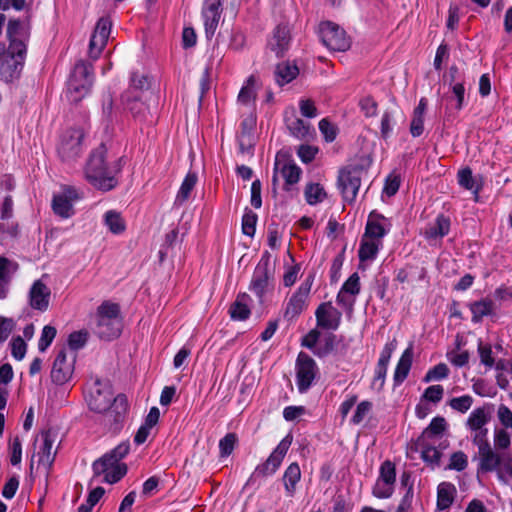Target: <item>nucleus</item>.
Here are the masks:
<instances>
[{"label":"nucleus","instance_id":"f257e3e1","mask_svg":"<svg viewBox=\"0 0 512 512\" xmlns=\"http://www.w3.org/2000/svg\"><path fill=\"white\" fill-rule=\"evenodd\" d=\"M107 149L102 143L92 151L85 166V178L95 188L110 191L118 185L117 175L122 169V158L108 162Z\"/></svg>","mask_w":512,"mask_h":512},{"label":"nucleus","instance_id":"f03ea898","mask_svg":"<svg viewBox=\"0 0 512 512\" xmlns=\"http://www.w3.org/2000/svg\"><path fill=\"white\" fill-rule=\"evenodd\" d=\"M87 403L96 413L107 412V417L112 418L115 424L123 421L128 409L127 397L124 394L114 397L110 385L99 379L91 387Z\"/></svg>","mask_w":512,"mask_h":512},{"label":"nucleus","instance_id":"7ed1b4c3","mask_svg":"<svg viewBox=\"0 0 512 512\" xmlns=\"http://www.w3.org/2000/svg\"><path fill=\"white\" fill-rule=\"evenodd\" d=\"M129 451L130 444L128 441H125L105 453L93 462L92 469L94 475H104V481L109 484H115L120 481L128 471L127 465L121 463V460L126 457Z\"/></svg>","mask_w":512,"mask_h":512},{"label":"nucleus","instance_id":"20e7f679","mask_svg":"<svg viewBox=\"0 0 512 512\" xmlns=\"http://www.w3.org/2000/svg\"><path fill=\"white\" fill-rule=\"evenodd\" d=\"M27 53L25 43L14 42L8 45L5 56L0 60V76L6 83L19 79L24 67Z\"/></svg>","mask_w":512,"mask_h":512},{"label":"nucleus","instance_id":"39448f33","mask_svg":"<svg viewBox=\"0 0 512 512\" xmlns=\"http://www.w3.org/2000/svg\"><path fill=\"white\" fill-rule=\"evenodd\" d=\"M92 70V65L84 61H79L74 66L67 88V96L71 102L77 103L89 93L93 84Z\"/></svg>","mask_w":512,"mask_h":512},{"label":"nucleus","instance_id":"423d86ee","mask_svg":"<svg viewBox=\"0 0 512 512\" xmlns=\"http://www.w3.org/2000/svg\"><path fill=\"white\" fill-rule=\"evenodd\" d=\"M271 254L264 251L259 263L257 264L249 286L252 291L262 302L265 293L268 291L270 281L274 277V267L271 266Z\"/></svg>","mask_w":512,"mask_h":512},{"label":"nucleus","instance_id":"0eeeda50","mask_svg":"<svg viewBox=\"0 0 512 512\" xmlns=\"http://www.w3.org/2000/svg\"><path fill=\"white\" fill-rule=\"evenodd\" d=\"M319 34L322 43L332 51H346L350 48V38L344 29L331 21H325L319 25Z\"/></svg>","mask_w":512,"mask_h":512},{"label":"nucleus","instance_id":"6e6552de","mask_svg":"<svg viewBox=\"0 0 512 512\" xmlns=\"http://www.w3.org/2000/svg\"><path fill=\"white\" fill-rule=\"evenodd\" d=\"M83 138L84 133L80 129H70L62 135L57 151L63 162L70 164L81 156Z\"/></svg>","mask_w":512,"mask_h":512},{"label":"nucleus","instance_id":"1a4fd4ad","mask_svg":"<svg viewBox=\"0 0 512 512\" xmlns=\"http://www.w3.org/2000/svg\"><path fill=\"white\" fill-rule=\"evenodd\" d=\"M291 443L292 436L288 434L281 440V442L270 454L267 460L263 464H260L255 468V471L250 476L247 484L251 483L255 477H266L268 475L274 474L281 465Z\"/></svg>","mask_w":512,"mask_h":512},{"label":"nucleus","instance_id":"9d476101","mask_svg":"<svg viewBox=\"0 0 512 512\" xmlns=\"http://www.w3.org/2000/svg\"><path fill=\"white\" fill-rule=\"evenodd\" d=\"M296 384L300 393L306 392L318 374L315 360L305 352H300L296 359Z\"/></svg>","mask_w":512,"mask_h":512},{"label":"nucleus","instance_id":"9b49d317","mask_svg":"<svg viewBox=\"0 0 512 512\" xmlns=\"http://www.w3.org/2000/svg\"><path fill=\"white\" fill-rule=\"evenodd\" d=\"M313 280L314 276L309 275L288 300L284 311V318L287 321L297 318L306 308Z\"/></svg>","mask_w":512,"mask_h":512},{"label":"nucleus","instance_id":"f8f14e48","mask_svg":"<svg viewBox=\"0 0 512 512\" xmlns=\"http://www.w3.org/2000/svg\"><path fill=\"white\" fill-rule=\"evenodd\" d=\"M362 173L363 169L358 166L340 172L338 183L345 201L352 202L355 200L361 185Z\"/></svg>","mask_w":512,"mask_h":512},{"label":"nucleus","instance_id":"ddd939ff","mask_svg":"<svg viewBox=\"0 0 512 512\" xmlns=\"http://www.w3.org/2000/svg\"><path fill=\"white\" fill-rule=\"evenodd\" d=\"M75 360V353H71L70 359H68L65 349L59 351L51 370V379L55 384L63 385L71 379Z\"/></svg>","mask_w":512,"mask_h":512},{"label":"nucleus","instance_id":"4468645a","mask_svg":"<svg viewBox=\"0 0 512 512\" xmlns=\"http://www.w3.org/2000/svg\"><path fill=\"white\" fill-rule=\"evenodd\" d=\"M112 22L109 17H101L95 26L89 42V56L92 59H98L102 50L107 44L111 33Z\"/></svg>","mask_w":512,"mask_h":512},{"label":"nucleus","instance_id":"2eb2a0df","mask_svg":"<svg viewBox=\"0 0 512 512\" xmlns=\"http://www.w3.org/2000/svg\"><path fill=\"white\" fill-rule=\"evenodd\" d=\"M315 317L318 327L328 330H336L341 323L342 314L332 306L331 302H324L316 309Z\"/></svg>","mask_w":512,"mask_h":512},{"label":"nucleus","instance_id":"dca6fc26","mask_svg":"<svg viewBox=\"0 0 512 512\" xmlns=\"http://www.w3.org/2000/svg\"><path fill=\"white\" fill-rule=\"evenodd\" d=\"M51 291L41 280H36L30 288L29 303L30 306L41 312L49 307Z\"/></svg>","mask_w":512,"mask_h":512},{"label":"nucleus","instance_id":"f3484780","mask_svg":"<svg viewBox=\"0 0 512 512\" xmlns=\"http://www.w3.org/2000/svg\"><path fill=\"white\" fill-rule=\"evenodd\" d=\"M43 444L38 452L39 464L43 465L47 470L52 466L56 450L53 451V446L56 441V434L51 430H46L41 433Z\"/></svg>","mask_w":512,"mask_h":512},{"label":"nucleus","instance_id":"a211bd4d","mask_svg":"<svg viewBox=\"0 0 512 512\" xmlns=\"http://www.w3.org/2000/svg\"><path fill=\"white\" fill-rule=\"evenodd\" d=\"M290 44V31L287 26L278 25L269 42L270 49L277 57H282L288 50Z\"/></svg>","mask_w":512,"mask_h":512},{"label":"nucleus","instance_id":"6ab92c4d","mask_svg":"<svg viewBox=\"0 0 512 512\" xmlns=\"http://www.w3.org/2000/svg\"><path fill=\"white\" fill-rule=\"evenodd\" d=\"M479 453V465L477 468V474L480 472L488 473L495 471L501 463L503 456L497 454L491 446L486 447L478 451Z\"/></svg>","mask_w":512,"mask_h":512},{"label":"nucleus","instance_id":"aec40b11","mask_svg":"<svg viewBox=\"0 0 512 512\" xmlns=\"http://www.w3.org/2000/svg\"><path fill=\"white\" fill-rule=\"evenodd\" d=\"M122 321L114 319L97 318L96 333L101 339L111 340L121 334Z\"/></svg>","mask_w":512,"mask_h":512},{"label":"nucleus","instance_id":"412c9836","mask_svg":"<svg viewBox=\"0 0 512 512\" xmlns=\"http://www.w3.org/2000/svg\"><path fill=\"white\" fill-rule=\"evenodd\" d=\"M457 489L450 482H441L437 487V509L447 510L454 503Z\"/></svg>","mask_w":512,"mask_h":512},{"label":"nucleus","instance_id":"4be33fe9","mask_svg":"<svg viewBox=\"0 0 512 512\" xmlns=\"http://www.w3.org/2000/svg\"><path fill=\"white\" fill-rule=\"evenodd\" d=\"M412 359L413 350L412 347H408L401 355L394 372V381L396 384L402 383L407 378L411 369Z\"/></svg>","mask_w":512,"mask_h":512},{"label":"nucleus","instance_id":"5701e85b","mask_svg":"<svg viewBox=\"0 0 512 512\" xmlns=\"http://www.w3.org/2000/svg\"><path fill=\"white\" fill-rule=\"evenodd\" d=\"M248 299L249 295L246 293L239 294L236 300L231 304L229 314L233 320L243 321L248 319L251 313L247 304Z\"/></svg>","mask_w":512,"mask_h":512},{"label":"nucleus","instance_id":"b1692460","mask_svg":"<svg viewBox=\"0 0 512 512\" xmlns=\"http://www.w3.org/2000/svg\"><path fill=\"white\" fill-rule=\"evenodd\" d=\"M299 74V69L295 64L290 62H282L276 66L275 69V80L280 85L290 83Z\"/></svg>","mask_w":512,"mask_h":512},{"label":"nucleus","instance_id":"393cba45","mask_svg":"<svg viewBox=\"0 0 512 512\" xmlns=\"http://www.w3.org/2000/svg\"><path fill=\"white\" fill-rule=\"evenodd\" d=\"M301 478V470L297 463H291L284 472L283 481L288 495L292 496L296 490V484Z\"/></svg>","mask_w":512,"mask_h":512},{"label":"nucleus","instance_id":"a878e982","mask_svg":"<svg viewBox=\"0 0 512 512\" xmlns=\"http://www.w3.org/2000/svg\"><path fill=\"white\" fill-rule=\"evenodd\" d=\"M447 428V422L444 417L437 416L432 419L429 426L422 432L418 438V443L441 435Z\"/></svg>","mask_w":512,"mask_h":512},{"label":"nucleus","instance_id":"bb28decb","mask_svg":"<svg viewBox=\"0 0 512 512\" xmlns=\"http://www.w3.org/2000/svg\"><path fill=\"white\" fill-rule=\"evenodd\" d=\"M281 173V176L285 180V190H289V186L296 184L301 175V169L299 166H297L295 163L291 162H285L283 165L278 169Z\"/></svg>","mask_w":512,"mask_h":512},{"label":"nucleus","instance_id":"cd10ccee","mask_svg":"<svg viewBox=\"0 0 512 512\" xmlns=\"http://www.w3.org/2000/svg\"><path fill=\"white\" fill-rule=\"evenodd\" d=\"M490 416L486 413L484 407L474 409L466 422L467 427L471 430H483L484 426L489 422Z\"/></svg>","mask_w":512,"mask_h":512},{"label":"nucleus","instance_id":"c85d7f7f","mask_svg":"<svg viewBox=\"0 0 512 512\" xmlns=\"http://www.w3.org/2000/svg\"><path fill=\"white\" fill-rule=\"evenodd\" d=\"M450 220L444 215H439L436 221L425 232L427 238L443 237L449 233Z\"/></svg>","mask_w":512,"mask_h":512},{"label":"nucleus","instance_id":"c756f323","mask_svg":"<svg viewBox=\"0 0 512 512\" xmlns=\"http://www.w3.org/2000/svg\"><path fill=\"white\" fill-rule=\"evenodd\" d=\"M52 209L61 218H69L74 214L73 204L60 194L54 195Z\"/></svg>","mask_w":512,"mask_h":512},{"label":"nucleus","instance_id":"7c9ffc66","mask_svg":"<svg viewBox=\"0 0 512 512\" xmlns=\"http://www.w3.org/2000/svg\"><path fill=\"white\" fill-rule=\"evenodd\" d=\"M472 321L479 323L484 316H488L493 311V302L488 299L476 301L471 304Z\"/></svg>","mask_w":512,"mask_h":512},{"label":"nucleus","instance_id":"2f4dec72","mask_svg":"<svg viewBox=\"0 0 512 512\" xmlns=\"http://www.w3.org/2000/svg\"><path fill=\"white\" fill-rule=\"evenodd\" d=\"M104 221L110 232L113 234H121L126 229L124 219L121 217L119 212L114 210H110L105 213Z\"/></svg>","mask_w":512,"mask_h":512},{"label":"nucleus","instance_id":"473e14b6","mask_svg":"<svg viewBox=\"0 0 512 512\" xmlns=\"http://www.w3.org/2000/svg\"><path fill=\"white\" fill-rule=\"evenodd\" d=\"M416 445L421 449V458L424 462L430 465H439L441 452L435 447L431 446L427 440L422 443L416 442Z\"/></svg>","mask_w":512,"mask_h":512},{"label":"nucleus","instance_id":"72a5a7b5","mask_svg":"<svg viewBox=\"0 0 512 512\" xmlns=\"http://www.w3.org/2000/svg\"><path fill=\"white\" fill-rule=\"evenodd\" d=\"M327 197L324 188L318 183H309L305 188V199L309 205H316Z\"/></svg>","mask_w":512,"mask_h":512},{"label":"nucleus","instance_id":"f704fd0d","mask_svg":"<svg viewBox=\"0 0 512 512\" xmlns=\"http://www.w3.org/2000/svg\"><path fill=\"white\" fill-rule=\"evenodd\" d=\"M197 183V175L196 173L189 172L186 177L184 178L180 189L178 191L176 202L182 204L185 202L189 196L191 191L194 189L195 185Z\"/></svg>","mask_w":512,"mask_h":512},{"label":"nucleus","instance_id":"c9c22d12","mask_svg":"<svg viewBox=\"0 0 512 512\" xmlns=\"http://www.w3.org/2000/svg\"><path fill=\"white\" fill-rule=\"evenodd\" d=\"M256 78L251 75L245 85L241 88L238 94V101L244 105L249 104L251 101H254L256 98Z\"/></svg>","mask_w":512,"mask_h":512},{"label":"nucleus","instance_id":"e433bc0d","mask_svg":"<svg viewBox=\"0 0 512 512\" xmlns=\"http://www.w3.org/2000/svg\"><path fill=\"white\" fill-rule=\"evenodd\" d=\"M97 318H105V319H114V320H121L120 317V307L116 303H112L109 301H104L98 308H97Z\"/></svg>","mask_w":512,"mask_h":512},{"label":"nucleus","instance_id":"4c0bfd02","mask_svg":"<svg viewBox=\"0 0 512 512\" xmlns=\"http://www.w3.org/2000/svg\"><path fill=\"white\" fill-rule=\"evenodd\" d=\"M374 217L377 219L383 218V216H381V215L371 213L369 220L366 224L364 237L380 239L386 234V232L380 223H378L375 220H372V218H374Z\"/></svg>","mask_w":512,"mask_h":512},{"label":"nucleus","instance_id":"58836bf2","mask_svg":"<svg viewBox=\"0 0 512 512\" xmlns=\"http://www.w3.org/2000/svg\"><path fill=\"white\" fill-rule=\"evenodd\" d=\"M379 250V246L374 241H366L365 239H362L359 250H358V256L361 262L372 260L376 257Z\"/></svg>","mask_w":512,"mask_h":512},{"label":"nucleus","instance_id":"ea45409f","mask_svg":"<svg viewBox=\"0 0 512 512\" xmlns=\"http://www.w3.org/2000/svg\"><path fill=\"white\" fill-rule=\"evenodd\" d=\"M18 267V263L4 256H0V279L4 284H8L10 282L11 275L17 271Z\"/></svg>","mask_w":512,"mask_h":512},{"label":"nucleus","instance_id":"a19ab883","mask_svg":"<svg viewBox=\"0 0 512 512\" xmlns=\"http://www.w3.org/2000/svg\"><path fill=\"white\" fill-rule=\"evenodd\" d=\"M89 333L87 330L72 332L68 337V346L76 354V351L83 348L88 341Z\"/></svg>","mask_w":512,"mask_h":512},{"label":"nucleus","instance_id":"79ce46f5","mask_svg":"<svg viewBox=\"0 0 512 512\" xmlns=\"http://www.w3.org/2000/svg\"><path fill=\"white\" fill-rule=\"evenodd\" d=\"M6 34L9 40V45L14 42L25 43L24 40L20 39V37L23 35V27L20 20H9Z\"/></svg>","mask_w":512,"mask_h":512},{"label":"nucleus","instance_id":"37998d69","mask_svg":"<svg viewBox=\"0 0 512 512\" xmlns=\"http://www.w3.org/2000/svg\"><path fill=\"white\" fill-rule=\"evenodd\" d=\"M290 133L298 139H305L309 135V125L302 119L295 118L287 123Z\"/></svg>","mask_w":512,"mask_h":512},{"label":"nucleus","instance_id":"c03bdc74","mask_svg":"<svg viewBox=\"0 0 512 512\" xmlns=\"http://www.w3.org/2000/svg\"><path fill=\"white\" fill-rule=\"evenodd\" d=\"M395 479H396L395 465L389 460L384 461L380 467V477H379L378 481H382L385 484H389V485L393 486L395 483Z\"/></svg>","mask_w":512,"mask_h":512},{"label":"nucleus","instance_id":"a18cd8bd","mask_svg":"<svg viewBox=\"0 0 512 512\" xmlns=\"http://www.w3.org/2000/svg\"><path fill=\"white\" fill-rule=\"evenodd\" d=\"M257 215L246 208L245 213L242 217V231L247 236H254L257 223Z\"/></svg>","mask_w":512,"mask_h":512},{"label":"nucleus","instance_id":"49530a36","mask_svg":"<svg viewBox=\"0 0 512 512\" xmlns=\"http://www.w3.org/2000/svg\"><path fill=\"white\" fill-rule=\"evenodd\" d=\"M336 343H337L336 335L333 333H327L323 337L322 342H321L319 348L317 349V351L315 352V354L319 357L327 356L335 349Z\"/></svg>","mask_w":512,"mask_h":512},{"label":"nucleus","instance_id":"de8ad7c7","mask_svg":"<svg viewBox=\"0 0 512 512\" xmlns=\"http://www.w3.org/2000/svg\"><path fill=\"white\" fill-rule=\"evenodd\" d=\"M204 18L205 35L207 39H211L218 27L221 13L202 14Z\"/></svg>","mask_w":512,"mask_h":512},{"label":"nucleus","instance_id":"09e8293b","mask_svg":"<svg viewBox=\"0 0 512 512\" xmlns=\"http://www.w3.org/2000/svg\"><path fill=\"white\" fill-rule=\"evenodd\" d=\"M236 442H237L236 434H234V433L226 434L219 442L220 456L221 457L229 456L233 452Z\"/></svg>","mask_w":512,"mask_h":512},{"label":"nucleus","instance_id":"8fccbe9b","mask_svg":"<svg viewBox=\"0 0 512 512\" xmlns=\"http://www.w3.org/2000/svg\"><path fill=\"white\" fill-rule=\"evenodd\" d=\"M56 328L50 325L44 326L42 330V334L38 343V349L41 352H44L52 343L53 339L56 336Z\"/></svg>","mask_w":512,"mask_h":512},{"label":"nucleus","instance_id":"3c124183","mask_svg":"<svg viewBox=\"0 0 512 512\" xmlns=\"http://www.w3.org/2000/svg\"><path fill=\"white\" fill-rule=\"evenodd\" d=\"M448 373H449V369H448L447 365L444 363H439L426 373L423 380H424V382H430L433 380H441V379L446 378L448 376Z\"/></svg>","mask_w":512,"mask_h":512},{"label":"nucleus","instance_id":"603ef678","mask_svg":"<svg viewBox=\"0 0 512 512\" xmlns=\"http://www.w3.org/2000/svg\"><path fill=\"white\" fill-rule=\"evenodd\" d=\"M458 183L467 190L478 191V188L475 187L472 170L469 167L463 168L458 172Z\"/></svg>","mask_w":512,"mask_h":512},{"label":"nucleus","instance_id":"864d4df0","mask_svg":"<svg viewBox=\"0 0 512 512\" xmlns=\"http://www.w3.org/2000/svg\"><path fill=\"white\" fill-rule=\"evenodd\" d=\"M340 291L347 292L351 296H356L360 293V277L357 272L353 273L342 285Z\"/></svg>","mask_w":512,"mask_h":512},{"label":"nucleus","instance_id":"5fc2aeb1","mask_svg":"<svg viewBox=\"0 0 512 512\" xmlns=\"http://www.w3.org/2000/svg\"><path fill=\"white\" fill-rule=\"evenodd\" d=\"M473 403V398L470 395L452 398L449 405L452 409L465 413L468 411Z\"/></svg>","mask_w":512,"mask_h":512},{"label":"nucleus","instance_id":"6e6d98bb","mask_svg":"<svg viewBox=\"0 0 512 512\" xmlns=\"http://www.w3.org/2000/svg\"><path fill=\"white\" fill-rule=\"evenodd\" d=\"M468 465L467 456L462 451L454 452L450 457L449 469L463 471Z\"/></svg>","mask_w":512,"mask_h":512},{"label":"nucleus","instance_id":"4d7b16f0","mask_svg":"<svg viewBox=\"0 0 512 512\" xmlns=\"http://www.w3.org/2000/svg\"><path fill=\"white\" fill-rule=\"evenodd\" d=\"M478 353L480 361L486 367L491 368L495 364V360L492 357V348L490 345H484L482 341L478 343Z\"/></svg>","mask_w":512,"mask_h":512},{"label":"nucleus","instance_id":"13d9d810","mask_svg":"<svg viewBox=\"0 0 512 512\" xmlns=\"http://www.w3.org/2000/svg\"><path fill=\"white\" fill-rule=\"evenodd\" d=\"M371 410L372 403L370 401L360 402L356 407V411L352 417V422L354 424L361 423L365 419V417L371 412Z\"/></svg>","mask_w":512,"mask_h":512},{"label":"nucleus","instance_id":"bf43d9fd","mask_svg":"<svg viewBox=\"0 0 512 512\" xmlns=\"http://www.w3.org/2000/svg\"><path fill=\"white\" fill-rule=\"evenodd\" d=\"M443 394L444 389L441 385H432L425 390L423 397L428 401L438 403L441 401Z\"/></svg>","mask_w":512,"mask_h":512},{"label":"nucleus","instance_id":"052dcab7","mask_svg":"<svg viewBox=\"0 0 512 512\" xmlns=\"http://www.w3.org/2000/svg\"><path fill=\"white\" fill-rule=\"evenodd\" d=\"M160 479L157 476H152L148 478L142 486L141 495L145 498L150 497L155 494L157 488L159 486Z\"/></svg>","mask_w":512,"mask_h":512},{"label":"nucleus","instance_id":"680f3d73","mask_svg":"<svg viewBox=\"0 0 512 512\" xmlns=\"http://www.w3.org/2000/svg\"><path fill=\"white\" fill-rule=\"evenodd\" d=\"M360 107L367 117H372L377 114L378 104L370 96L364 97L360 100Z\"/></svg>","mask_w":512,"mask_h":512},{"label":"nucleus","instance_id":"e2e57ef3","mask_svg":"<svg viewBox=\"0 0 512 512\" xmlns=\"http://www.w3.org/2000/svg\"><path fill=\"white\" fill-rule=\"evenodd\" d=\"M424 131V115L413 113L410 123V133L413 137H419Z\"/></svg>","mask_w":512,"mask_h":512},{"label":"nucleus","instance_id":"0e129e2a","mask_svg":"<svg viewBox=\"0 0 512 512\" xmlns=\"http://www.w3.org/2000/svg\"><path fill=\"white\" fill-rule=\"evenodd\" d=\"M11 449V455H10V462L12 465H18L21 462L22 459V445L20 438L16 436L10 446Z\"/></svg>","mask_w":512,"mask_h":512},{"label":"nucleus","instance_id":"69168bd1","mask_svg":"<svg viewBox=\"0 0 512 512\" xmlns=\"http://www.w3.org/2000/svg\"><path fill=\"white\" fill-rule=\"evenodd\" d=\"M319 130L324 135L327 142H332L336 138L335 126L325 118L319 122Z\"/></svg>","mask_w":512,"mask_h":512},{"label":"nucleus","instance_id":"338daca9","mask_svg":"<svg viewBox=\"0 0 512 512\" xmlns=\"http://www.w3.org/2000/svg\"><path fill=\"white\" fill-rule=\"evenodd\" d=\"M400 187V178L397 175H389L385 181L383 192L391 197L394 196Z\"/></svg>","mask_w":512,"mask_h":512},{"label":"nucleus","instance_id":"774afa93","mask_svg":"<svg viewBox=\"0 0 512 512\" xmlns=\"http://www.w3.org/2000/svg\"><path fill=\"white\" fill-rule=\"evenodd\" d=\"M318 149L310 145H300L297 151L298 156L304 163L311 162L314 158Z\"/></svg>","mask_w":512,"mask_h":512}]
</instances>
